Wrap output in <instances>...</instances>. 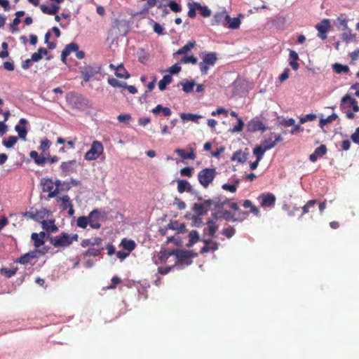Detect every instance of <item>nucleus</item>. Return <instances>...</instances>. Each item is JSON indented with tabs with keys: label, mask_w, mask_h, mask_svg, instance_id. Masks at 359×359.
<instances>
[{
	"label": "nucleus",
	"mask_w": 359,
	"mask_h": 359,
	"mask_svg": "<svg viewBox=\"0 0 359 359\" xmlns=\"http://www.w3.org/2000/svg\"><path fill=\"white\" fill-rule=\"evenodd\" d=\"M228 200H222L219 196L213 197L212 199L204 200L203 203H196L192 207V210L198 215H205L209 210H220L226 203Z\"/></svg>",
	"instance_id": "obj_1"
},
{
	"label": "nucleus",
	"mask_w": 359,
	"mask_h": 359,
	"mask_svg": "<svg viewBox=\"0 0 359 359\" xmlns=\"http://www.w3.org/2000/svg\"><path fill=\"white\" fill-rule=\"evenodd\" d=\"M78 238L79 236L76 233L70 235L62 232L58 236L50 237L49 241L55 248H66L69 246L73 241H77Z\"/></svg>",
	"instance_id": "obj_2"
},
{
	"label": "nucleus",
	"mask_w": 359,
	"mask_h": 359,
	"mask_svg": "<svg viewBox=\"0 0 359 359\" xmlns=\"http://www.w3.org/2000/svg\"><path fill=\"white\" fill-rule=\"evenodd\" d=\"M217 61V54L214 52L203 53L202 61L199 62V68L202 75H206L210 67H213Z\"/></svg>",
	"instance_id": "obj_3"
},
{
	"label": "nucleus",
	"mask_w": 359,
	"mask_h": 359,
	"mask_svg": "<svg viewBox=\"0 0 359 359\" xmlns=\"http://www.w3.org/2000/svg\"><path fill=\"white\" fill-rule=\"evenodd\" d=\"M216 175L217 172L215 168H204L198 172V180L204 188H207L213 182Z\"/></svg>",
	"instance_id": "obj_4"
},
{
	"label": "nucleus",
	"mask_w": 359,
	"mask_h": 359,
	"mask_svg": "<svg viewBox=\"0 0 359 359\" xmlns=\"http://www.w3.org/2000/svg\"><path fill=\"white\" fill-rule=\"evenodd\" d=\"M50 249L48 246H43L40 250H34L29 251L27 253H25L18 258L15 261L17 263H20L21 264H26L30 263L34 259L37 258V253L40 255H46Z\"/></svg>",
	"instance_id": "obj_5"
},
{
	"label": "nucleus",
	"mask_w": 359,
	"mask_h": 359,
	"mask_svg": "<svg viewBox=\"0 0 359 359\" xmlns=\"http://www.w3.org/2000/svg\"><path fill=\"white\" fill-rule=\"evenodd\" d=\"M103 151L104 147L102 142L95 140L92 142L90 149L85 154L84 158L87 161L96 160Z\"/></svg>",
	"instance_id": "obj_6"
},
{
	"label": "nucleus",
	"mask_w": 359,
	"mask_h": 359,
	"mask_svg": "<svg viewBox=\"0 0 359 359\" xmlns=\"http://www.w3.org/2000/svg\"><path fill=\"white\" fill-rule=\"evenodd\" d=\"M175 255L177 260L175 262L176 266L185 264L189 265L192 263L191 258L196 256V254L192 253L188 250H175Z\"/></svg>",
	"instance_id": "obj_7"
},
{
	"label": "nucleus",
	"mask_w": 359,
	"mask_h": 359,
	"mask_svg": "<svg viewBox=\"0 0 359 359\" xmlns=\"http://www.w3.org/2000/svg\"><path fill=\"white\" fill-rule=\"evenodd\" d=\"M41 185L43 192H48V198H54L58 195V189L54 188V182L50 178H42Z\"/></svg>",
	"instance_id": "obj_8"
},
{
	"label": "nucleus",
	"mask_w": 359,
	"mask_h": 359,
	"mask_svg": "<svg viewBox=\"0 0 359 359\" xmlns=\"http://www.w3.org/2000/svg\"><path fill=\"white\" fill-rule=\"evenodd\" d=\"M89 226L92 229H98L101 227L100 222L103 220L104 215L97 209L92 210L88 215Z\"/></svg>",
	"instance_id": "obj_9"
},
{
	"label": "nucleus",
	"mask_w": 359,
	"mask_h": 359,
	"mask_svg": "<svg viewBox=\"0 0 359 359\" xmlns=\"http://www.w3.org/2000/svg\"><path fill=\"white\" fill-rule=\"evenodd\" d=\"M315 28L318 30V36L322 40H325L327 37V33L331 28L330 19H323L316 25Z\"/></svg>",
	"instance_id": "obj_10"
},
{
	"label": "nucleus",
	"mask_w": 359,
	"mask_h": 359,
	"mask_svg": "<svg viewBox=\"0 0 359 359\" xmlns=\"http://www.w3.org/2000/svg\"><path fill=\"white\" fill-rule=\"evenodd\" d=\"M258 200L262 208H273L276 203V196L272 193H264L259 195Z\"/></svg>",
	"instance_id": "obj_11"
},
{
	"label": "nucleus",
	"mask_w": 359,
	"mask_h": 359,
	"mask_svg": "<svg viewBox=\"0 0 359 359\" xmlns=\"http://www.w3.org/2000/svg\"><path fill=\"white\" fill-rule=\"evenodd\" d=\"M348 101L350 102V105H351V107L353 108V112H358L359 111V106L358 104V102L355 99L352 98L350 95L346 94L345 95L341 100L340 103V109L341 110H344V107H346V103Z\"/></svg>",
	"instance_id": "obj_12"
},
{
	"label": "nucleus",
	"mask_w": 359,
	"mask_h": 359,
	"mask_svg": "<svg viewBox=\"0 0 359 359\" xmlns=\"http://www.w3.org/2000/svg\"><path fill=\"white\" fill-rule=\"evenodd\" d=\"M247 130L249 132H256L259 130L265 131L266 128L264 126L262 121L257 118H253L248 123Z\"/></svg>",
	"instance_id": "obj_13"
},
{
	"label": "nucleus",
	"mask_w": 359,
	"mask_h": 359,
	"mask_svg": "<svg viewBox=\"0 0 359 359\" xmlns=\"http://www.w3.org/2000/svg\"><path fill=\"white\" fill-rule=\"evenodd\" d=\"M226 19H229V15L225 11L217 13L213 16L211 25L226 26Z\"/></svg>",
	"instance_id": "obj_14"
},
{
	"label": "nucleus",
	"mask_w": 359,
	"mask_h": 359,
	"mask_svg": "<svg viewBox=\"0 0 359 359\" xmlns=\"http://www.w3.org/2000/svg\"><path fill=\"white\" fill-rule=\"evenodd\" d=\"M79 49V45L74 42L67 44L63 49L61 54V60L64 63H66V58L70 55L72 52H76Z\"/></svg>",
	"instance_id": "obj_15"
},
{
	"label": "nucleus",
	"mask_w": 359,
	"mask_h": 359,
	"mask_svg": "<svg viewBox=\"0 0 359 359\" xmlns=\"http://www.w3.org/2000/svg\"><path fill=\"white\" fill-rule=\"evenodd\" d=\"M327 153V147L325 144H321L317 147L314 152L309 156V159L312 162L317 161L318 158L323 156Z\"/></svg>",
	"instance_id": "obj_16"
},
{
	"label": "nucleus",
	"mask_w": 359,
	"mask_h": 359,
	"mask_svg": "<svg viewBox=\"0 0 359 359\" xmlns=\"http://www.w3.org/2000/svg\"><path fill=\"white\" fill-rule=\"evenodd\" d=\"M75 160H70L67 161H63L60 164V168L62 170V175L67 176L70 172H73L72 166L75 165Z\"/></svg>",
	"instance_id": "obj_17"
},
{
	"label": "nucleus",
	"mask_w": 359,
	"mask_h": 359,
	"mask_svg": "<svg viewBox=\"0 0 359 359\" xmlns=\"http://www.w3.org/2000/svg\"><path fill=\"white\" fill-rule=\"evenodd\" d=\"M41 223L42 228L48 233H55L58 231V228L55 224L54 220H43Z\"/></svg>",
	"instance_id": "obj_18"
},
{
	"label": "nucleus",
	"mask_w": 359,
	"mask_h": 359,
	"mask_svg": "<svg viewBox=\"0 0 359 359\" xmlns=\"http://www.w3.org/2000/svg\"><path fill=\"white\" fill-rule=\"evenodd\" d=\"M29 156L34 160V163L40 166H43L46 164V159L44 155L41 153V155L36 151H32L29 153Z\"/></svg>",
	"instance_id": "obj_19"
},
{
	"label": "nucleus",
	"mask_w": 359,
	"mask_h": 359,
	"mask_svg": "<svg viewBox=\"0 0 359 359\" xmlns=\"http://www.w3.org/2000/svg\"><path fill=\"white\" fill-rule=\"evenodd\" d=\"M318 203L317 200H310L302 208V214L299 217V219L302 218L303 215L307 214L310 212H313L315 208L316 205Z\"/></svg>",
	"instance_id": "obj_20"
},
{
	"label": "nucleus",
	"mask_w": 359,
	"mask_h": 359,
	"mask_svg": "<svg viewBox=\"0 0 359 359\" xmlns=\"http://www.w3.org/2000/svg\"><path fill=\"white\" fill-rule=\"evenodd\" d=\"M282 140V137L280 135H276L275 139L272 140V138H268L265 140L262 145L265 148V149L269 150L276 146L277 142Z\"/></svg>",
	"instance_id": "obj_21"
},
{
	"label": "nucleus",
	"mask_w": 359,
	"mask_h": 359,
	"mask_svg": "<svg viewBox=\"0 0 359 359\" xmlns=\"http://www.w3.org/2000/svg\"><path fill=\"white\" fill-rule=\"evenodd\" d=\"M175 152L177 154L183 159L194 160L196 157L194 149L191 148L190 152H187L184 149H176L175 150Z\"/></svg>",
	"instance_id": "obj_22"
},
{
	"label": "nucleus",
	"mask_w": 359,
	"mask_h": 359,
	"mask_svg": "<svg viewBox=\"0 0 359 359\" xmlns=\"http://www.w3.org/2000/svg\"><path fill=\"white\" fill-rule=\"evenodd\" d=\"M177 191L180 194H182L184 191L191 192L192 191V187L188 181L185 180H179L177 181Z\"/></svg>",
	"instance_id": "obj_23"
},
{
	"label": "nucleus",
	"mask_w": 359,
	"mask_h": 359,
	"mask_svg": "<svg viewBox=\"0 0 359 359\" xmlns=\"http://www.w3.org/2000/svg\"><path fill=\"white\" fill-rule=\"evenodd\" d=\"M248 155V153L238 150L233 154L231 160L237 161L239 163H244L247 161Z\"/></svg>",
	"instance_id": "obj_24"
},
{
	"label": "nucleus",
	"mask_w": 359,
	"mask_h": 359,
	"mask_svg": "<svg viewBox=\"0 0 359 359\" xmlns=\"http://www.w3.org/2000/svg\"><path fill=\"white\" fill-rule=\"evenodd\" d=\"M115 74L117 77L121 79H129L130 75L125 69L123 65H119L116 68Z\"/></svg>",
	"instance_id": "obj_25"
},
{
	"label": "nucleus",
	"mask_w": 359,
	"mask_h": 359,
	"mask_svg": "<svg viewBox=\"0 0 359 359\" xmlns=\"http://www.w3.org/2000/svg\"><path fill=\"white\" fill-rule=\"evenodd\" d=\"M121 245L123 248L124 250H127L128 252H130L133 251L135 247L136 244L133 240H128L126 238L122 239L121 242Z\"/></svg>",
	"instance_id": "obj_26"
},
{
	"label": "nucleus",
	"mask_w": 359,
	"mask_h": 359,
	"mask_svg": "<svg viewBox=\"0 0 359 359\" xmlns=\"http://www.w3.org/2000/svg\"><path fill=\"white\" fill-rule=\"evenodd\" d=\"M40 9L43 13L48 15H55L57 13L59 10V6L52 5L50 7H48V6L43 4L40 6Z\"/></svg>",
	"instance_id": "obj_27"
},
{
	"label": "nucleus",
	"mask_w": 359,
	"mask_h": 359,
	"mask_svg": "<svg viewBox=\"0 0 359 359\" xmlns=\"http://www.w3.org/2000/svg\"><path fill=\"white\" fill-rule=\"evenodd\" d=\"M241 25V20L238 18H231L229 15V19H226V26L232 29H236L239 28Z\"/></svg>",
	"instance_id": "obj_28"
},
{
	"label": "nucleus",
	"mask_w": 359,
	"mask_h": 359,
	"mask_svg": "<svg viewBox=\"0 0 359 359\" xmlns=\"http://www.w3.org/2000/svg\"><path fill=\"white\" fill-rule=\"evenodd\" d=\"M196 46L195 41H190L186 45L180 48L175 55H184L187 52L194 48Z\"/></svg>",
	"instance_id": "obj_29"
},
{
	"label": "nucleus",
	"mask_w": 359,
	"mask_h": 359,
	"mask_svg": "<svg viewBox=\"0 0 359 359\" xmlns=\"http://www.w3.org/2000/svg\"><path fill=\"white\" fill-rule=\"evenodd\" d=\"M208 228V234L210 237H214L216 231L218 229V226L214 219H208L206 222Z\"/></svg>",
	"instance_id": "obj_30"
},
{
	"label": "nucleus",
	"mask_w": 359,
	"mask_h": 359,
	"mask_svg": "<svg viewBox=\"0 0 359 359\" xmlns=\"http://www.w3.org/2000/svg\"><path fill=\"white\" fill-rule=\"evenodd\" d=\"M181 118L185 121H191L196 123L198 122V120L202 118L200 115H196L191 113H182L180 114Z\"/></svg>",
	"instance_id": "obj_31"
},
{
	"label": "nucleus",
	"mask_w": 359,
	"mask_h": 359,
	"mask_svg": "<svg viewBox=\"0 0 359 359\" xmlns=\"http://www.w3.org/2000/svg\"><path fill=\"white\" fill-rule=\"evenodd\" d=\"M189 241L187 245L188 248L192 247L195 243L199 241V235L197 231L192 230L189 234Z\"/></svg>",
	"instance_id": "obj_32"
},
{
	"label": "nucleus",
	"mask_w": 359,
	"mask_h": 359,
	"mask_svg": "<svg viewBox=\"0 0 359 359\" xmlns=\"http://www.w3.org/2000/svg\"><path fill=\"white\" fill-rule=\"evenodd\" d=\"M181 85L182 86V90L186 93H191L194 90V87L196 85L195 81L194 80L191 81H185L184 82H182Z\"/></svg>",
	"instance_id": "obj_33"
},
{
	"label": "nucleus",
	"mask_w": 359,
	"mask_h": 359,
	"mask_svg": "<svg viewBox=\"0 0 359 359\" xmlns=\"http://www.w3.org/2000/svg\"><path fill=\"white\" fill-rule=\"evenodd\" d=\"M172 78L170 75H165L158 82L159 90L163 91L166 88L167 85L172 82Z\"/></svg>",
	"instance_id": "obj_34"
},
{
	"label": "nucleus",
	"mask_w": 359,
	"mask_h": 359,
	"mask_svg": "<svg viewBox=\"0 0 359 359\" xmlns=\"http://www.w3.org/2000/svg\"><path fill=\"white\" fill-rule=\"evenodd\" d=\"M31 238L34 242L35 250H40V247L43 245L45 243V240L39 238L37 233H32L31 235Z\"/></svg>",
	"instance_id": "obj_35"
},
{
	"label": "nucleus",
	"mask_w": 359,
	"mask_h": 359,
	"mask_svg": "<svg viewBox=\"0 0 359 359\" xmlns=\"http://www.w3.org/2000/svg\"><path fill=\"white\" fill-rule=\"evenodd\" d=\"M35 219L36 221H40L41 219L45 220L44 219L48 217L49 214V210L46 208H41V210H36L35 212Z\"/></svg>",
	"instance_id": "obj_36"
},
{
	"label": "nucleus",
	"mask_w": 359,
	"mask_h": 359,
	"mask_svg": "<svg viewBox=\"0 0 359 359\" xmlns=\"http://www.w3.org/2000/svg\"><path fill=\"white\" fill-rule=\"evenodd\" d=\"M243 206L245 208H250V212L253 213L255 215H256V216L259 215V210L252 203L251 201L245 200L243 201Z\"/></svg>",
	"instance_id": "obj_37"
},
{
	"label": "nucleus",
	"mask_w": 359,
	"mask_h": 359,
	"mask_svg": "<svg viewBox=\"0 0 359 359\" xmlns=\"http://www.w3.org/2000/svg\"><path fill=\"white\" fill-rule=\"evenodd\" d=\"M194 5L197 10L201 11V14L203 17L207 18L210 16L211 11L206 6H201L198 3H194Z\"/></svg>",
	"instance_id": "obj_38"
},
{
	"label": "nucleus",
	"mask_w": 359,
	"mask_h": 359,
	"mask_svg": "<svg viewBox=\"0 0 359 359\" xmlns=\"http://www.w3.org/2000/svg\"><path fill=\"white\" fill-rule=\"evenodd\" d=\"M171 255H175V250L171 251H167L165 250H161L158 254V258L163 263L165 262Z\"/></svg>",
	"instance_id": "obj_39"
},
{
	"label": "nucleus",
	"mask_w": 359,
	"mask_h": 359,
	"mask_svg": "<svg viewBox=\"0 0 359 359\" xmlns=\"http://www.w3.org/2000/svg\"><path fill=\"white\" fill-rule=\"evenodd\" d=\"M266 149L261 144L253 149V154L258 161H261Z\"/></svg>",
	"instance_id": "obj_40"
},
{
	"label": "nucleus",
	"mask_w": 359,
	"mask_h": 359,
	"mask_svg": "<svg viewBox=\"0 0 359 359\" xmlns=\"http://www.w3.org/2000/svg\"><path fill=\"white\" fill-rule=\"evenodd\" d=\"M337 118L338 116L336 114L333 113L331 115L328 116L326 118H320L319 121V125L321 128H323L325 125L335 121Z\"/></svg>",
	"instance_id": "obj_41"
},
{
	"label": "nucleus",
	"mask_w": 359,
	"mask_h": 359,
	"mask_svg": "<svg viewBox=\"0 0 359 359\" xmlns=\"http://www.w3.org/2000/svg\"><path fill=\"white\" fill-rule=\"evenodd\" d=\"M57 201H60L62 202L61 208L62 210H67L72 204V201L68 195H65L61 198H59Z\"/></svg>",
	"instance_id": "obj_42"
},
{
	"label": "nucleus",
	"mask_w": 359,
	"mask_h": 359,
	"mask_svg": "<svg viewBox=\"0 0 359 359\" xmlns=\"http://www.w3.org/2000/svg\"><path fill=\"white\" fill-rule=\"evenodd\" d=\"M332 68L337 74H340L341 72L348 73L349 72V67L347 65H343L339 63L334 64Z\"/></svg>",
	"instance_id": "obj_43"
},
{
	"label": "nucleus",
	"mask_w": 359,
	"mask_h": 359,
	"mask_svg": "<svg viewBox=\"0 0 359 359\" xmlns=\"http://www.w3.org/2000/svg\"><path fill=\"white\" fill-rule=\"evenodd\" d=\"M17 270V267L11 269L8 268H1L0 269V273L6 278H11L16 273Z\"/></svg>",
	"instance_id": "obj_44"
},
{
	"label": "nucleus",
	"mask_w": 359,
	"mask_h": 359,
	"mask_svg": "<svg viewBox=\"0 0 359 359\" xmlns=\"http://www.w3.org/2000/svg\"><path fill=\"white\" fill-rule=\"evenodd\" d=\"M76 224L79 227L86 229L89 225V219L88 216H81L77 219Z\"/></svg>",
	"instance_id": "obj_45"
},
{
	"label": "nucleus",
	"mask_w": 359,
	"mask_h": 359,
	"mask_svg": "<svg viewBox=\"0 0 359 359\" xmlns=\"http://www.w3.org/2000/svg\"><path fill=\"white\" fill-rule=\"evenodd\" d=\"M198 62V59L194 55H184L180 61L181 64L191 63L196 65Z\"/></svg>",
	"instance_id": "obj_46"
},
{
	"label": "nucleus",
	"mask_w": 359,
	"mask_h": 359,
	"mask_svg": "<svg viewBox=\"0 0 359 359\" xmlns=\"http://www.w3.org/2000/svg\"><path fill=\"white\" fill-rule=\"evenodd\" d=\"M18 141V137L15 136H9L7 139L3 141V144L6 148L13 147Z\"/></svg>",
	"instance_id": "obj_47"
},
{
	"label": "nucleus",
	"mask_w": 359,
	"mask_h": 359,
	"mask_svg": "<svg viewBox=\"0 0 359 359\" xmlns=\"http://www.w3.org/2000/svg\"><path fill=\"white\" fill-rule=\"evenodd\" d=\"M102 250V248L97 249L95 248H90L83 253V255L86 257H97L100 254Z\"/></svg>",
	"instance_id": "obj_48"
},
{
	"label": "nucleus",
	"mask_w": 359,
	"mask_h": 359,
	"mask_svg": "<svg viewBox=\"0 0 359 359\" xmlns=\"http://www.w3.org/2000/svg\"><path fill=\"white\" fill-rule=\"evenodd\" d=\"M51 142L47 138L41 142L39 149L41 150V153L45 155L46 151H48L50 147Z\"/></svg>",
	"instance_id": "obj_49"
},
{
	"label": "nucleus",
	"mask_w": 359,
	"mask_h": 359,
	"mask_svg": "<svg viewBox=\"0 0 359 359\" xmlns=\"http://www.w3.org/2000/svg\"><path fill=\"white\" fill-rule=\"evenodd\" d=\"M15 130L18 132L20 138L25 140L27 134V130L25 127L16 125L15 127Z\"/></svg>",
	"instance_id": "obj_50"
},
{
	"label": "nucleus",
	"mask_w": 359,
	"mask_h": 359,
	"mask_svg": "<svg viewBox=\"0 0 359 359\" xmlns=\"http://www.w3.org/2000/svg\"><path fill=\"white\" fill-rule=\"evenodd\" d=\"M108 83L114 88H123L126 86V83L120 82L115 78L108 79Z\"/></svg>",
	"instance_id": "obj_51"
},
{
	"label": "nucleus",
	"mask_w": 359,
	"mask_h": 359,
	"mask_svg": "<svg viewBox=\"0 0 359 359\" xmlns=\"http://www.w3.org/2000/svg\"><path fill=\"white\" fill-rule=\"evenodd\" d=\"M168 6L170 8L171 11H172L175 13H178L182 11L181 5L175 1H170L168 4Z\"/></svg>",
	"instance_id": "obj_52"
},
{
	"label": "nucleus",
	"mask_w": 359,
	"mask_h": 359,
	"mask_svg": "<svg viewBox=\"0 0 359 359\" xmlns=\"http://www.w3.org/2000/svg\"><path fill=\"white\" fill-rule=\"evenodd\" d=\"M90 71H88V69H85L83 71L81 72V76L84 81L88 82L90 81V79L93 77L94 75V72L92 71V69H90Z\"/></svg>",
	"instance_id": "obj_53"
},
{
	"label": "nucleus",
	"mask_w": 359,
	"mask_h": 359,
	"mask_svg": "<svg viewBox=\"0 0 359 359\" xmlns=\"http://www.w3.org/2000/svg\"><path fill=\"white\" fill-rule=\"evenodd\" d=\"M236 230L232 226H229L227 228L223 229L222 233L224 235L226 238H230L235 234Z\"/></svg>",
	"instance_id": "obj_54"
},
{
	"label": "nucleus",
	"mask_w": 359,
	"mask_h": 359,
	"mask_svg": "<svg viewBox=\"0 0 359 359\" xmlns=\"http://www.w3.org/2000/svg\"><path fill=\"white\" fill-rule=\"evenodd\" d=\"M1 48L2 50L0 51V58L4 59L7 57L9 55L8 48V44L6 42H3L1 43Z\"/></svg>",
	"instance_id": "obj_55"
},
{
	"label": "nucleus",
	"mask_w": 359,
	"mask_h": 359,
	"mask_svg": "<svg viewBox=\"0 0 359 359\" xmlns=\"http://www.w3.org/2000/svg\"><path fill=\"white\" fill-rule=\"evenodd\" d=\"M177 267L175 264L170 266H165V267H158V272L161 273V275H166L170 271H171L174 268Z\"/></svg>",
	"instance_id": "obj_56"
},
{
	"label": "nucleus",
	"mask_w": 359,
	"mask_h": 359,
	"mask_svg": "<svg viewBox=\"0 0 359 359\" xmlns=\"http://www.w3.org/2000/svg\"><path fill=\"white\" fill-rule=\"evenodd\" d=\"M244 126V123L241 118H238V124L235 126L232 129V133H238L242 131Z\"/></svg>",
	"instance_id": "obj_57"
},
{
	"label": "nucleus",
	"mask_w": 359,
	"mask_h": 359,
	"mask_svg": "<svg viewBox=\"0 0 359 359\" xmlns=\"http://www.w3.org/2000/svg\"><path fill=\"white\" fill-rule=\"evenodd\" d=\"M222 217L226 221H236L237 219L234 217V216L231 214V212L228 210H224L222 212Z\"/></svg>",
	"instance_id": "obj_58"
},
{
	"label": "nucleus",
	"mask_w": 359,
	"mask_h": 359,
	"mask_svg": "<svg viewBox=\"0 0 359 359\" xmlns=\"http://www.w3.org/2000/svg\"><path fill=\"white\" fill-rule=\"evenodd\" d=\"M188 6L189 8V10L188 11V16L191 18H196V10L197 9L194 5V3L193 4H191V3H189L188 4Z\"/></svg>",
	"instance_id": "obj_59"
},
{
	"label": "nucleus",
	"mask_w": 359,
	"mask_h": 359,
	"mask_svg": "<svg viewBox=\"0 0 359 359\" xmlns=\"http://www.w3.org/2000/svg\"><path fill=\"white\" fill-rule=\"evenodd\" d=\"M316 118V115L313 114H306L305 116L300 118V123L303 124L307 121H312Z\"/></svg>",
	"instance_id": "obj_60"
},
{
	"label": "nucleus",
	"mask_w": 359,
	"mask_h": 359,
	"mask_svg": "<svg viewBox=\"0 0 359 359\" xmlns=\"http://www.w3.org/2000/svg\"><path fill=\"white\" fill-rule=\"evenodd\" d=\"M194 168L191 167H185L180 170V174L182 176L191 177L193 173Z\"/></svg>",
	"instance_id": "obj_61"
},
{
	"label": "nucleus",
	"mask_w": 359,
	"mask_h": 359,
	"mask_svg": "<svg viewBox=\"0 0 359 359\" xmlns=\"http://www.w3.org/2000/svg\"><path fill=\"white\" fill-rule=\"evenodd\" d=\"M20 23V19L14 18L12 23L10 25L11 30L12 33L18 32L19 29L18 25Z\"/></svg>",
	"instance_id": "obj_62"
},
{
	"label": "nucleus",
	"mask_w": 359,
	"mask_h": 359,
	"mask_svg": "<svg viewBox=\"0 0 359 359\" xmlns=\"http://www.w3.org/2000/svg\"><path fill=\"white\" fill-rule=\"evenodd\" d=\"M154 32L158 34H163L164 28L159 23L152 20Z\"/></svg>",
	"instance_id": "obj_63"
},
{
	"label": "nucleus",
	"mask_w": 359,
	"mask_h": 359,
	"mask_svg": "<svg viewBox=\"0 0 359 359\" xmlns=\"http://www.w3.org/2000/svg\"><path fill=\"white\" fill-rule=\"evenodd\" d=\"M351 138L354 143L359 144V127H358L355 131L351 135Z\"/></svg>",
	"instance_id": "obj_64"
}]
</instances>
